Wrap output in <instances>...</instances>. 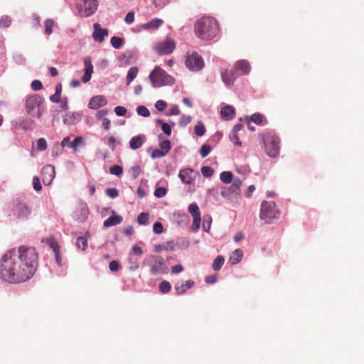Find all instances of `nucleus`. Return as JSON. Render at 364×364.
<instances>
[{
	"instance_id": "f704fd0d",
	"label": "nucleus",
	"mask_w": 364,
	"mask_h": 364,
	"mask_svg": "<svg viewBox=\"0 0 364 364\" xmlns=\"http://www.w3.org/2000/svg\"><path fill=\"white\" fill-rule=\"evenodd\" d=\"M225 262V259L223 256L218 255L213 261V269L215 271H218L221 269Z\"/></svg>"
},
{
	"instance_id": "7c9ffc66",
	"label": "nucleus",
	"mask_w": 364,
	"mask_h": 364,
	"mask_svg": "<svg viewBox=\"0 0 364 364\" xmlns=\"http://www.w3.org/2000/svg\"><path fill=\"white\" fill-rule=\"evenodd\" d=\"M139 72V69L137 67H132L129 69L127 75V85H129L130 83L136 78Z\"/></svg>"
},
{
	"instance_id": "3c124183",
	"label": "nucleus",
	"mask_w": 364,
	"mask_h": 364,
	"mask_svg": "<svg viewBox=\"0 0 364 364\" xmlns=\"http://www.w3.org/2000/svg\"><path fill=\"white\" fill-rule=\"evenodd\" d=\"M212 219L210 216L205 217L203 222V229L205 232H208L210 229Z\"/></svg>"
},
{
	"instance_id": "774afa93",
	"label": "nucleus",
	"mask_w": 364,
	"mask_h": 364,
	"mask_svg": "<svg viewBox=\"0 0 364 364\" xmlns=\"http://www.w3.org/2000/svg\"><path fill=\"white\" fill-rule=\"evenodd\" d=\"M33 187L36 191H39L42 189L40 178L38 176H34L33 178Z\"/></svg>"
},
{
	"instance_id": "bb28decb",
	"label": "nucleus",
	"mask_w": 364,
	"mask_h": 364,
	"mask_svg": "<svg viewBox=\"0 0 364 364\" xmlns=\"http://www.w3.org/2000/svg\"><path fill=\"white\" fill-rule=\"evenodd\" d=\"M122 221V218L119 215H115L114 213L104 221L103 226L105 228H109L112 226L120 224Z\"/></svg>"
},
{
	"instance_id": "20e7f679",
	"label": "nucleus",
	"mask_w": 364,
	"mask_h": 364,
	"mask_svg": "<svg viewBox=\"0 0 364 364\" xmlns=\"http://www.w3.org/2000/svg\"><path fill=\"white\" fill-rule=\"evenodd\" d=\"M149 78L154 87H160L166 85H172L175 83L173 76L168 74L159 66H156L150 73Z\"/></svg>"
},
{
	"instance_id": "bf43d9fd",
	"label": "nucleus",
	"mask_w": 364,
	"mask_h": 364,
	"mask_svg": "<svg viewBox=\"0 0 364 364\" xmlns=\"http://www.w3.org/2000/svg\"><path fill=\"white\" fill-rule=\"evenodd\" d=\"M106 194L111 198H115L119 196V191L115 188L106 189Z\"/></svg>"
},
{
	"instance_id": "37998d69",
	"label": "nucleus",
	"mask_w": 364,
	"mask_h": 364,
	"mask_svg": "<svg viewBox=\"0 0 364 364\" xmlns=\"http://www.w3.org/2000/svg\"><path fill=\"white\" fill-rule=\"evenodd\" d=\"M171 289V284L167 281H163L159 284V290L164 294L169 292Z\"/></svg>"
},
{
	"instance_id": "8fccbe9b",
	"label": "nucleus",
	"mask_w": 364,
	"mask_h": 364,
	"mask_svg": "<svg viewBox=\"0 0 364 364\" xmlns=\"http://www.w3.org/2000/svg\"><path fill=\"white\" fill-rule=\"evenodd\" d=\"M167 193V189L164 187H157L154 193V196L161 198L164 197Z\"/></svg>"
},
{
	"instance_id": "e433bc0d",
	"label": "nucleus",
	"mask_w": 364,
	"mask_h": 364,
	"mask_svg": "<svg viewBox=\"0 0 364 364\" xmlns=\"http://www.w3.org/2000/svg\"><path fill=\"white\" fill-rule=\"evenodd\" d=\"M76 246L78 249L85 250L87 246V240L85 236H80L77 238Z\"/></svg>"
},
{
	"instance_id": "c03bdc74",
	"label": "nucleus",
	"mask_w": 364,
	"mask_h": 364,
	"mask_svg": "<svg viewBox=\"0 0 364 364\" xmlns=\"http://www.w3.org/2000/svg\"><path fill=\"white\" fill-rule=\"evenodd\" d=\"M11 23V18L9 16H3L0 18V27L1 28H9Z\"/></svg>"
},
{
	"instance_id": "f8f14e48",
	"label": "nucleus",
	"mask_w": 364,
	"mask_h": 364,
	"mask_svg": "<svg viewBox=\"0 0 364 364\" xmlns=\"http://www.w3.org/2000/svg\"><path fill=\"white\" fill-rule=\"evenodd\" d=\"M176 48V42L170 38H166L159 42L156 46V51L159 55H168L172 53Z\"/></svg>"
},
{
	"instance_id": "dca6fc26",
	"label": "nucleus",
	"mask_w": 364,
	"mask_h": 364,
	"mask_svg": "<svg viewBox=\"0 0 364 364\" xmlns=\"http://www.w3.org/2000/svg\"><path fill=\"white\" fill-rule=\"evenodd\" d=\"M220 75L223 82L228 87L233 85L237 77L234 71L228 70V69H222L220 70Z\"/></svg>"
},
{
	"instance_id": "a18cd8bd",
	"label": "nucleus",
	"mask_w": 364,
	"mask_h": 364,
	"mask_svg": "<svg viewBox=\"0 0 364 364\" xmlns=\"http://www.w3.org/2000/svg\"><path fill=\"white\" fill-rule=\"evenodd\" d=\"M136 113L142 117H148L150 116V112L149 110L143 105H140L136 107Z\"/></svg>"
},
{
	"instance_id": "f257e3e1",
	"label": "nucleus",
	"mask_w": 364,
	"mask_h": 364,
	"mask_svg": "<svg viewBox=\"0 0 364 364\" xmlns=\"http://www.w3.org/2000/svg\"><path fill=\"white\" fill-rule=\"evenodd\" d=\"M38 267V254L31 247L7 250L0 259V279L11 284L31 279Z\"/></svg>"
},
{
	"instance_id": "603ef678",
	"label": "nucleus",
	"mask_w": 364,
	"mask_h": 364,
	"mask_svg": "<svg viewBox=\"0 0 364 364\" xmlns=\"http://www.w3.org/2000/svg\"><path fill=\"white\" fill-rule=\"evenodd\" d=\"M229 139L236 146H241L242 144V141L239 139L237 133L230 132Z\"/></svg>"
},
{
	"instance_id": "cd10ccee",
	"label": "nucleus",
	"mask_w": 364,
	"mask_h": 364,
	"mask_svg": "<svg viewBox=\"0 0 364 364\" xmlns=\"http://www.w3.org/2000/svg\"><path fill=\"white\" fill-rule=\"evenodd\" d=\"M243 257V252L240 249H236L230 256L228 262L231 264H238Z\"/></svg>"
},
{
	"instance_id": "f3484780",
	"label": "nucleus",
	"mask_w": 364,
	"mask_h": 364,
	"mask_svg": "<svg viewBox=\"0 0 364 364\" xmlns=\"http://www.w3.org/2000/svg\"><path fill=\"white\" fill-rule=\"evenodd\" d=\"M108 103L107 98L103 95H95L90 98L88 102V108L90 109H97L106 106Z\"/></svg>"
},
{
	"instance_id": "052dcab7",
	"label": "nucleus",
	"mask_w": 364,
	"mask_h": 364,
	"mask_svg": "<svg viewBox=\"0 0 364 364\" xmlns=\"http://www.w3.org/2000/svg\"><path fill=\"white\" fill-rule=\"evenodd\" d=\"M166 107H167L166 102H165L162 100H159L156 101V102L155 103V107L159 112L164 111Z\"/></svg>"
},
{
	"instance_id": "de8ad7c7",
	"label": "nucleus",
	"mask_w": 364,
	"mask_h": 364,
	"mask_svg": "<svg viewBox=\"0 0 364 364\" xmlns=\"http://www.w3.org/2000/svg\"><path fill=\"white\" fill-rule=\"evenodd\" d=\"M109 173L112 175L119 176L123 173V168L120 166L114 165L109 168Z\"/></svg>"
},
{
	"instance_id": "338daca9",
	"label": "nucleus",
	"mask_w": 364,
	"mask_h": 364,
	"mask_svg": "<svg viewBox=\"0 0 364 364\" xmlns=\"http://www.w3.org/2000/svg\"><path fill=\"white\" fill-rule=\"evenodd\" d=\"M176 244L182 249H186L189 246V241L186 238H180L177 240Z\"/></svg>"
},
{
	"instance_id": "5701e85b",
	"label": "nucleus",
	"mask_w": 364,
	"mask_h": 364,
	"mask_svg": "<svg viewBox=\"0 0 364 364\" xmlns=\"http://www.w3.org/2000/svg\"><path fill=\"white\" fill-rule=\"evenodd\" d=\"M245 120L247 123L252 122L257 125H265L267 123L264 116L259 112H256L251 116H247Z\"/></svg>"
},
{
	"instance_id": "6e6d98bb",
	"label": "nucleus",
	"mask_w": 364,
	"mask_h": 364,
	"mask_svg": "<svg viewBox=\"0 0 364 364\" xmlns=\"http://www.w3.org/2000/svg\"><path fill=\"white\" fill-rule=\"evenodd\" d=\"M166 155H167V154L161 149H156L151 152V156L152 159H159L165 156Z\"/></svg>"
},
{
	"instance_id": "c85d7f7f",
	"label": "nucleus",
	"mask_w": 364,
	"mask_h": 364,
	"mask_svg": "<svg viewBox=\"0 0 364 364\" xmlns=\"http://www.w3.org/2000/svg\"><path fill=\"white\" fill-rule=\"evenodd\" d=\"M159 140L160 149L168 154L171 149V141L168 139L164 140L161 134L159 135Z\"/></svg>"
},
{
	"instance_id": "c756f323",
	"label": "nucleus",
	"mask_w": 364,
	"mask_h": 364,
	"mask_svg": "<svg viewBox=\"0 0 364 364\" xmlns=\"http://www.w3.org/2000/svg\"><path fill=\"white\" fill-rule=\"evenodd\" d=\"M129 268L131 271H135L139 267V259L135 257L132 253L128 258Z\"/></svg>"
},
{
	"instance_id": "4c0bfd02",
	"label": "nucleus",
	"mask_w": 364,
	"mask_h": 364,
	"mask_svg": "<svg viewBox=\"0 0 364 364\" xmlns=\"http://www.w3.org/2000/svg\"><path fill=\"white\" fill-rule=\"evenodd\" d=\"M188 212L191 213L192 217L200 216V210L198 205L196 203H191L188 205Z\"/></svg>"
},
{
	"instance_id": "13d9d810",
	"label": "nucleus",
	"mask_w": 364,
	"mask_h": 364,
	"mask_svg": "<svg viewBox=\"0 0 364 364\" xmlns=\"http://www.w3.org/2000/svg\"><path fill=\"white\" fill-rule=\"evenodd\" d=\"M119 141H118L116 138L114 136H109L107 139V144L109 146V147L114 151L115 149V146L117 144H119Z\"/></svg>"
},
{
	"instance_id": "b1692460",
	"label": "nucleus",
	"mask_w": 364,
	"mask_h": 364,
	"mask_svg": "<svg viewBox=\"0 0 364 364\" xmlns=\"http://www.w3.org/2000/svg\"><path fill=\"white\" fill-rule=\"evenodd\" d=\"M220 116L225 120H230L235 116V109L232 105H226L221 109Z\"/></svg>"
},
{
	"instance_id": "a19ab883",
	"label": "nucleus",
	"mask_w": 364,
	"mask_h": 364,
	"mask_svg": "<svg viewBox=\"0 0 364 364\" xmlns=\"http://www.w3.org/2000/svg\"><path fill=\"white\" fill-rule=\"evenodd\" d=\"M181 113L180 109L177 105H172L170 109L165 112L166 116H176Z\"/></svg>"
},
{
	"instance_id": "aec40b11",
	"label": "nucleus",
	"mask_w": 364,
	"mask_h": 364,
	"mask_svg": "<svg viewBox=\"0 0 364 364\" xmlns=\"http://www.w3.org/2000/svg\"><path fill=\"white\" fill-rule=\"evenodd\" d=\"M195 285V282L192 280L184 282H178L174 286V289L177 295L185 294L187 290L191 289Z\"/></svg>"
},
{
	"instance_id": "58836bf2",
	"label": "nucleus",
	"mask_w": 364,
	"mask_h": 364,
	"mask_svg": "<svg viewBox=\"0 0 364 364\" xmlns=\"http://www.w3.org/2000/svg\"><path fill=\"white\" fill-rule=\"evenodd\" d=\"M195 134L198 136H202L205 134L206 129L201 122H198L194 127Z\"/></svg>"
},
{
	"instance_id": "79ce46f5",
	"label": "nucleus",
	"mask_w": 364,
	"mask_h": 364,
	"mask_svg": "<svg viewBox=\"0 0 364 364\" xmlns=\"http://www.w3.org/2000/svg\"><path fill=\"white\" fill-rule=\"evenodd\" d=\"M137 223L139 225H146L149 223V214L146 213H141L138 215Z\"/></svg>"
},
{
	"instance_id": "680f3d73",
	"label": "nucleus",
	"mask_w": 364,
	"mask_h": 364,
	"mask_svg": "<svg viewBox=\"0 0 364 364\" xmlns=\"http://www.w3.org/2000/svg\"><path fill=\"white\" fill-rule=\"evenodd\" d=\"M191 122V117L189 115L183 114L181 117L179 124L181 127H185Z\"/></svg>"
},
{
	"instance_id": "49530a36",
	"label": "nucleus",
	"mask_w": 364,
	"mask_h": 364,
	"mask_svg": "<svg viewBox=\"0 0 364 364\" xmlns=\"http://www.w3.org/2000/svg\"><path fill=\"white\" fill-rule=\"evenodd\" d=\"M153 6L155 8L162 9L168 4L171 0H151Z\"/></svg>"
},
{
	"instance_id": "6ab92c4d",
	"label": "nucleus",
	"mask_w": 364,
	"mask_h": 364,
	"mask_svg": "<svg viewBox=\"0 0 364 364\" xmlns=\"http://www.w3.org/2000/svg\"><path fill=\"white\" fill-rule=\"evenodd\" d=\"M82 114L80 112H68L63 117V123L68 126L77 124L82 119Z\"/></svg>"
},
{
	"instance_id": "6e6552de",
	"label": "nucleus",
	"mask_w": 364,
	"mask_h": 364,
	"mask_svg": "<svg viewBox=\"0 0 364 364\" xmlns=\"http://www.w3.org/2000/svg\"><path fill=\"white\" fill-rule=\"evenodd\" d=\"M279 212L273 201H264L261 204L259 218L261 220L269 223L278 217Z\"/></svg>"
},
{
	"instance_id": "ea45409f",
	"label": "nucleus",
	"mask_w": 364,
	"mask_h": 364,
	"mask_svg": "<svg viewBox=\"0 0 364 364\" xmlns=\"http://www.w3.org/2000/svg\"><path fill=\"white\" fill-rule=\"evenodd\" d=\"M110 43L113 48L119 49L124 43V40L122 38L113 36L111 38Z\"/></svg>"
},
{
	"instance_id": "7ed1b4c3",
	"label": "nucleus",
	"mask_w": 364,
	"mask_h": 364,
	"mask_svg": "<svg viewBox=\"0 0 364 364\" xmlns=\"http://www.w3.org/2000/svg\"><path fill=\"white\" fill-rule=\"evenodd\" d=\"M25 108L28 115L40 119L46 111L45 100L38 94L31 95L26 100Z\"/></svg>"
},
{
	"instance_id": "69168bd1",
	"label": "nucleus",
	"mask_w": 364,
	"mask_h": 364,
	"mask_svg": "<svg viewBox=\"0 0 364 364\" xmlns=\"http://www.w3.org/2000/svg\"><path fill=\"white\" fill-rule=\"evenodd\" d=\"M31 89L34 91L40 90L43 88L42 82L38 80H35L32 81L31 84Z\"/></svg>"
},
{
	"instance_id": "72a5a7b5",
	"label": "nucleus",
	"mask_w": 364,
	"mask_h": 364,
	"mask_svg": "<svg viewBox=\"0 0 364 364\" xmlns=\"http://www.w3.org/2000/svg\"><path fill=\"white\" fill-rule=\"evenodd\" d=\"M156 122L157 124L161 126V129L166 136H170L171 134V127L168 123L164 122L161 119H157Z\"/></svg>"
},
{
	"instance_id": "864d4df0",
	"label": "nucleus",
	"mask_w": 364,
	"mask_h": 364,
	"mask_svg": "<svg viewBox=\"0 0 364 364\" xmlns=\"http://www.w3.org/2000/svg\"><path fill=\"white\" fill-rule=\"evenodd\" d=\"M211 151V146L208 144H203L200 149V154L203 158L206 157Z\"/></svg>"
},
{
	"instance_id": "e2e57ef3",
	"label": "nucleus",
	"mask_w": 364,
	"mask_h": 364,
	"mask_svg": "<svg viewBox=\"0 0 364 364\" xmlns=\"http://www.w3.org/2000/svg\"><path fill=\"white\" fill-rule=\"evenodd\" d=\"M109 113V110L107 109H103L99 110L95 114V117L97 120H102L103 118H106L105 116Z\"/></svg>"
},
{
	"instance_id": "9d476101",
	"label": "nucleus",
	"mask_w": 364,
	"mask_h": 364,
	"mask_svg": "<svg viewBox=\"0 0 364 364\" xmlns=\"http://www.w3.org/2000/svg\"><path fill=\"white\" fill-rule=\"evenodd\" d=\"M242 181L239 178H234L230 186L228 188H223L220 191V195L227 199H230L235 195L240 194V186Z\"/></svg>"
},
{
	"instance_id": "0eeeda50",
	"label": "nucleus",
	"mask_w": 364,
	"mask_h": 364,
	"mask_svg": "<svg viewBox=\"0 0 364 364\" xmlns=\"http://www.w3.org/2000/svg\"><path fill=\"white\" fill-rule=\"evenodd\" d=\"M31 212L32 210L29 205L21 201H17L11 205L9 215L16 219L26 220L31 215Z\"/></svg>"
},
{
	"instance_id": "2eb2a0df",
	"label": "nucleus",
	"mask_w": 364,
	"mask_h": 364,
	"mask_svg": "<svg viewBox=\"0 0 364 364\" xmlns=\"http://www.w3.org/2000/svg\"><path fill=\"white\" fill-rule=\"evenodd\" d=\"M54 166L50 164L46 165L41 170L42 179L45 185H50L55 178Z\"/></svg>"
},
{
	"instance_id": "f03ea898",
	"label": "nucleus",
	"mask_w": 364,
	"mask_h": 364,
	"mask_svg": "<svg viewBox=\"0 0 364 364\" xmlns=\"http://www.w3.org/2000/svg\"><path fill=\"white\" fill-rule=\"evenodd\" d=\"M196 35L202 40H211L219 33L217 21L210 16H203L198 19L194 26Z\"/></svg>"
},
{
	"instance_id": "412c9836",
	"label": "nucleus",
	"mask_w": 364,
	"mask_h": 364,
	"mask_svg": "<svg viewBox=\"0 0 364 364\" xmlns=\"http://www.w3.org/2000/svg\"><path fill=\"white\" fill-rule=\"evenodd\" d=\"M234 69L241 75H248L250 73L251 66L247 60H239L235 62Z\"/></svg>"
},
{
	"instance_id": "423d86ee",
	"label": "nucleus",
	"mask_w": 364,
	"mask_h": 364,
	"mask_svg": "<svg viewBox=\"0 0 364 364\" xmlns=\"http://www.w3.org/2000/svg\"><path fill=\"white\" fill-rule=\"evenodd\" d=\"M264 149L267 154L271 158H276L279 156L280 150V140L272 132H267L263 136Z\"/></svg>"
},
{
	"instance_id": "9b49d317",
	"label": "nucleus",
	"mask_w": 364,
	"mask_h": 364,
	"mask_svg": "<svg viewBox=\"0 0 364 364\" xmlns=\"http://www.w3.org/2000/svg\"><path fill=\"white\" fill-rule=\"evenodd\" d=\"M199 173L198 171L193 170L192 168L186 167L180 169L178 178L182 183L185 185H190L195 181Z\"/></svg>"
},
{
	"instance_id": "4be33fe9",
	"label": "nucleus",
	"mask_w": 364,
	"mask_h": 364,
	"mask_svg": "<svg viewBox=\"0 0 364 364\" xmlns=\"http://www.w3.org/2000/svg\"><path fill=\"white\" fill-rule=\"evenodd\" d=\"M146 139V136L142 134L132 137L129 142V148L132 150L139 149L145 143Z\"/></svg>"
},
{
	"instance_id": "a878e982",
	"label": "nucleus",
	"mask_w": 364,
	"mask_h": 364,
	"mask_svg": "<svg viewBox=\"0 0 364 364\" xmlns=\"http://www.w3.org/2000/svg\"><path fill=\"white\" fill-rule=\"evenodd\" d=\"M164 23V21L161 18H154L149 22L141 25L144 30L157 29Z\"/></svg>"
},
{
	"instance_id": "0e129e2a",
	"label": "nucleus",
	"mask_w": 364,
	"mask_h": 364,
	"mask_svg": "<svg viewBox=\"0 0 364 364\" xmlns=\"http://www.w3.org/2000/svg\"><path fill=\"white\" fill-rule=\"evenodd\" d=\"M200 223H201L200 216L193 217V224H192V227H191L192 229L194 231H197L200 228Z\"/></svg>"
},
{
	"instance_id": "09e8293b",
	"label": "nucleus",
	"mask_w": 364,
	"mask_h": 364,
	"mask_svg": "<svg viewBox=\"0 0 364 364\" xmlns=\"http://www.w3.org/2000/svg\"><path fill=\"white\" fill-rule=\"evenodd\" d=\"M201 173L204 177H211L214 173V170L210 166H204L201 168Z\"/></svg>"
},
{
	"instance_id": "473e14b6",
	"label": "nucleus",
	"mask_w": 364,
	"mask_h": 364,
	"mask_svg": "<svg viewBox=\"0 0 364 364\" xmlns=\"http://www.w3.org/2000/svg\"><path fill=\"white\" fill-rule=\"evenodd\" d=\"M220 179L225 184H229L232 182V173L230 171H223L220 174Z\"/></svg>"
},
{
	"instance_id": "c9c22d12",
	"label": "nucleus",
	"mask_w": 364,
	"mask_h": 364,
	"mask_svg": "<svg viewBox=\"0 0 364 364\" xmlns=\"http://www.w3.org/2000/svg\"><path fill=\"white\" fill-rule=\"evenodd\" d=\"M50 247L55 253V262L59 267L62 266V258L60 255L59 247L57 244H51Z\"/></svg>"
},
{
	"instance_id": "1a4fd4ad",
	"label": "nucleus",
	"mask_w": 364,
	"mask_h": 364,
	"mask_svg": "<svg viewBox=\"0 0 364 364\" xmlns=\"http://www.w3.org/2000/svg\"><path fill=\"white\" fill-rule=\"evenodd\" d=\"M185 65L189 70L198 72L204 68L205 63L201 55L196 51H192L186 53Z\"/></svg>"
},
{
	"instance_id": "a211bd4d",
	"label": "nucleus",
	"mask_w": 364,
	"mask_h": 364,
	"mask_svg": "<svg viewBox=\"0 0 364 364\" xmlns=\"http://www.w3.org/2000/svg\"><path fill=\"white\" fill-rule=\"evenodd\" d=\"M85 69H84V75L82 77V81L84 83L89 82L92 77V75L93 73V65L92 64V60L90 56H87L83 60Z\"/></svg>"
},
{
	"instance_id": "2f4dec72",
	"label": "nucleus",
	"mask_w": 364,
	"mask_h": 364,
	"mask_svg": "<svg viewBox=\"0 0 364 364\" xmlns=\"http://www.w3.org/2000/svg\"><path fill=\"white\" fill-rule=\"evenodd\" d=\"M45 24V33L50 36L53 33V28L56 26V23L52 18H48L44 22Z\"/></svg>"
},
{
	"instance_id": "4468645a",
	"label": "nucleus",
	"mask_w": 364,
	"mask_h": 364,
	"mask_svg": "<svg viewBox=\"0 0 364 364\" xmlns=\"http://www.w3.org/2000/svg\"><path fill=\"white\" fill-rule=\"evenodd\" d=\"M93 29L94 31L92 33V37L93 40L97 43H102L105 41V38L109 36L108 29L102 28L99 23H95L93 24Z\"/></svg>"
},
{
	"instance_id": "5fc2aeb1",
	"label": "nucleus",
	"mask_w": 364,
	"mask_h": 364,
	"mask_svg": "<svg viewBox=\"0 0 364 364\" xmlns=\"http://www.w3.org/2000/svg\"><path fill=\"white\" fill-rule=\"evenodd\" d=\"M47 149V141L44 138H40L37 141V149L40 151H43Z\"/></svg>"
},
{
	"instance_id": "39448f33",
	"label": "nucleus",
	"mask_w": 364,
	"mask_h": 364,
	"mask_svg": "<svg viewBox=\"0 0 364 364\" xmlns=\"http://www.w3.org/2000/svg\"><path fill=\"white\" fill-rule=\"evenodd\" d=\"M144 263L149 268L151 275L166 274L168 271V265L164 259L159 255H151L144 259Z\"/></svg>"
},
{
	"instance_id": "393cba45",
	"label": "nucleus",
	"mask_w": 364,
	"mask_h": 364,
	"mask_svg": "<svg viewBox=\"0 0 364 364\" xmlns=\"http://www.w3.org/2000/svg\"><path fill=\"white\" fill-rule=\"evenodd\" d=\"M17 125L20 129L24 131L33 130L34 128L33 121L24 117H21L18 119Z\"/></svg>"
},
{
	"instance_id": "4d7b16f0",
	"label": "nucleus",
	"mask_w": 364,
	"mask_h": 364,
	"mask_svg": "<svg viewBox=\"0 0 364 364\" xmlns=\"http://www.w3.org/2000/svg\"><path fill=\"white\" fill-rule=\"evenodd\" d=\"M114 112L118 117H125L127 113V109L123 106H117L114 108Z\"/></svg>"
},
{
	"instance_id": "ddd939ff",
	"label": "nucleus",
	"mask_w": 364,
	"mask_h": 364,
	"mask_svg": "<svg viewBox=\"0 0 364 364\" xmlns=\"http://www.w3.org/2000/svg\"><path fill=\"white\" fill-rule=\"evenodd\" d=\"M88 215L89 208L87 203L81 202L73 213V218L79 223H84L87 219Z\"/></svg>"
}]
</instances>
